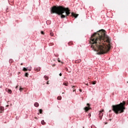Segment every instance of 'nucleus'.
Instances as JSON below:
<instances>
[{
    "label": "nucleus",
    "mask_w": 128,
    "mask_h": 128,
    "mask_svg": "<svg viewBox=\"0 0 128 128\" xmlns=\"http://www.w3.org/2000/svg\"><path fill=\"white\" fill-rule=\"evenodd\" d=\"M89 42L93 50L98 52V54H106L110 52L112 48L110 38L108 36L104 30L94 33L91 36Z\"/></svg>",
    "instance_id": "1"
},
{
    "label": "nucleus",
    "mask_w": 128,
    "mask_h": 128,
    "mask_svg": "<svg viewBox=\"0 0 128 128\" xmlns=\"http://www.w3.org/2000/svg\"><path fill=\"white\" fill-rule=\"evenodd\" d=\"M70 10L62 6H54L51 10V14H56L60 16L61 18H66L70 14Z\"/></svg>",
    "instance_id": "2"
},
{
    "label": "nucleus",
    "mask_w": 128,
    "mask_h": 128,
    "mask_svg": "<svg viewBox=\"0 0 128 128\" xmlns=\"http://www.w3.org/2000/svg\"><path fill=\"white\" fill-rule=\"evenodd\" d=\"M126 110V102L123 101L120 104L112 106V110L116 114H120L124 112Z\"/></svg>",
    "instance_id": "3"
},
{
    "label": "nucleus",
    "mask_w": 128,
    "mask_h": 128,
    "mask_svg": "<svg viewBox=\"0 0 128 128\" xmlns=\"http://www.w3.org/2000/svg\"><path fill=\"white\" fill-rule=\"evenodd\" d=\"M87 106H88V107H85L84 110H85V112H88V110H92V108L90 107V104H87Z\"/></svg>",
    "instance_id": "4"
},
{
    "label": "nucleus",
    "mask_w": 128,
    "mask_h": 128,
    "mask_svg": "<svg viewBox=\"0 0 128 128\" xmlns=\"http://www.w3.org/2000/svg\"><path fill=\"white\" fill-rule=\"evenodd\" d=\"M104 110H102V111L100 112L99 113V118H100V120H102V116H104Z\"/></svg>",
    "instance_id": "5"
},
{
    "label": "nucleus",
    "mask_w": 128,
    "mask_h": 128,
    "mask_svg": "<svg viewBox=\"0 0 128 128\" xmlns=\"http://www.w3.org/2000/svg\"><path fill=\"white\" fill-rule=\"evenodd\" d=\"M72 16H74V18H78V14H76L74 12L72 13Z\"/></svg>",
    "instance_id": "6"
},
{
    "label": "nucleus",
    "mask_w": 128,
    "mask_h": 128,
    "mask_svg": "<svg viewBox=\"0 0 128 128\" xmlns=\"http://www.w3.org/2000/svg\"><path fill=\"white\" fill-rule=\"evenodd\" d=\"M6 90L8 94H12V91L10 89L6 88Z\"/></svg>",
    "instance_id": "7"
},
{
    "label": "nucleus",
    "mask_w": 128,
    "mask_h": 128,
    "mask_svg": "<svg viewBox=\"0 0 128 128\" xmlns=\"http://www.w3.org/2000/svg\"><path fill=\"white\" fill-rule=\"evenodd\" d=\"M63 86H68V82H64L63 83Z\"/></svg>",
    "instance_id": "8"
},
{
    "label": "nucleus",
    "mask_w": 128,
    "mask_h": 128,
    "mask_svg": "<svg viewBox=\"0 0 128 128\" xmlns=\"http://www.w3.org/2000/svg\"><path fill=\"white\" fill-rule=\"evenodd\" d=\"M34 70L36 72H40V68H35Z\"/></svg>",
    "instance_id": "9"
},
{
    "label": "nucleus",
    "mask_w": 128,
    "mask_h": 128,
    "mask_svg": "<svg viewBox=\"0 0 128 128\" xmlns=\"http://www.w3.org/2000/svg\"><path fill=\"white\" fill-rule=\"evenodd\" d=\"M80 62H82V60H76L75 62H76V64H80Z\"/></svg>",
    "instance_id": "10"
},
{
    "label": "nucleus",
    "mask_w": 128,
    "mask_h": 128,
    "mask_svg": "<svg viewBox=\"0 0 128 128\" xmlns=\"http://www.w3.org/2000/svg\"><path fill=\"white\" fill-rule=\"evenodd\" d=\"M34 106H36V108H38V106H39V104H38V102H36V103L34 104Z\"/></svg>",
    "instance_id": "11"
},
{
    "label": "nucleus",
    "mask_w": 128,
    "mask_h": 128,
    "mask_svg": "<svg viewBox=\"0 0 128 128\" xmlns=\"http://www.w3.org/2000/svg\"><path fill=\"white\" fill-rule=\"evenodd\" d=\"M44 78H45L46 80H48V76H44Z\"/></svg>",
    "instance_id": "12"
},
{
    "label": "nucleus",
    "mask_w": 128,
    "mask_h": 128,
    "mask_svg": "<svg viewBox=\"0 0 128 128\" xmlns=\"http://www.w3.org/2000/svg\"><path fill=\"white\" fill-rule=\"evenodd\" d=\"M41 124H43V126H44V125L46 124V122H44V120H42L41 121Z\"/></svg>",
    "instance_id": "13"
},
{
    "label": "nucleus",
    "mask_w": 128,
    "mask_h": 128,
    "mask_svg": "<svg viewBox=\"0 0 128 128\" xmlns=\"http://www.w3.org/2000/svg\"><path fill=\"white\" fill-rule=\"evenodd\" d=\"M57 100H62V96H58L57 98Z\"/></svg>",
    "instance_id": "14"
},
{
    "label": "nucleus",
    "mask_w": 128,
    "mask_h": 128,
    "mask_svg": "<svg viewBox=\"0 0 128 128\" xmlns=\"http://www.w3.org/2000/svg\"><path fill=\"white\" fill-rule=\"evenodd\" d=\"M0 110H1V112H4V109L2 107H0Z\"/></svg>",
    "instance_id": "15"
},
{
    "label": "nucleus",
    "mask_w": 128,
    "mask_h": 128,
    "mask_svg": "<svg viewBox=\"0 0 128 128\" xmlns=\"http://www.w3.org/2000/svg\"><path fill=\"white\" fill-rule=\"evenodd\" d=\"M68 46H72V44H74L72 43V42H69L68 43Z\"/></svg>",
    "instance_id": "16"
},
{
    "label": "nucleus",
    "mask_w": 128,
    "mask_h": 128,
    "mask_svg": "<svg viewBox=\"0 0 128 128\" xmlns=\"http://www.w3.org/2000/svg\"><path fill=\"white\" fill-rule=\"evenodd\" d=\"M14 62V60H12V59H10V60H9V62H10V64H12V62Z\"/></svg>",
    "instance_id": "17"
},
{
    "label": "nucleus",
    "mask_w": 128,
    "mask_h": 128,
    "mask_svg": "<svg viewBox=\"0 0 128 128\" xmlns=\"http://www.w3.org/2000/svg\"><path fill=\"white\" fill-rule=\"evenodd\" d=\"M22 70H24V72H26L28 70V69L26 68H24Z\"/></svg>",
    "instance_id": "18"
},
{
    "label": "nucleus",
    "mask_w": 128,
    "mask_h": 128,
    "mask_svg": "<svg viewBox=\"0 0 128 128\" xmlns=\"http://www.w3.org/2000/svg\"><path fill=\"white\" fill-rule=\"evenodd\" d=\"M50 36H54V33L52 32H50Z\"/></svg>",
    "instance_id": "19"
},
{
    "label": "nucleus",
    "mask_w": 128,
    "mask_h": 128,
    "mask_svg": "<svg viewBox=\"0 0 128 128\" xmlns=\"http://www.w3.org/2000/svg\"><path fill=\"white\" fill-rule=\"evenodd\" d=\"M25 76H26V78H28V73L26 72L25 74Z\"/></svg>",
    "instance_id": "20"
},
{
    "label": "nucleus",
    "mask_w": 128,
    "mask_h": 128,
    "mask_svg": "<svg viewBox=\"0 0 128 128\" xmlns=\"http://www.w3.org/2000/svg\"><path fill=\"white\" fill-rule=\"evenodd\" d=\"M39 112H40V114H42V110L40 109V110H39Z\"/></svg>",
    "instance_id": "21"
},
{
    "label": "nucleus",
    "mask_w": 128,
    "mask_h": 128,
    "mask_svg": "<svg viewBox=\"0 0 128 128\" xmlns=\"http://www.w3.org/2000/svg\"><path fill=\"white\" fill-rule=\"evenodd\" d=\"M96 84V81H94L92 82V84Z\"/></svg>",
    "instance_id": "22"
},
{
    "label": "nucleus",
    "mask_w": 128,
    "mask_h": 128,
    "mask_svg": "<svg viewBox=\"0 0 128 128\" xmlns=\"http://www.w3.org/2000/svg\"><path fill=\"white\" fill-rule=\"evenodd\" d=\"M19 90H20V92H22V91L23 88L20 87V89H19Z\"/></svg>",
    "instance_id": "23"
},
{
    "label": "nucleus",
    "mask_w": 128,
    "mask_h": 128,
    "mask_svg": "<svg viewBox=\"0 0 128 128\" xmlns=\"http://www.w3.org/2000/svg\"><path fill=\"white\" fill-rule=\"evenodd\" d=\"M41 34H44V31H41Z\"/></svg>",
    "instance_id": "24"
},
{
    "label": "nucleus",
    "mask_w": 128,
    "mask_h": 128,
    "mask_svg": "<svg viewBox=\"0 0 128 128\" xmlns=\"http://www.w3.org/2000/svg\"><path fill=\"white\" fill-rule=\"evenodd\" d=\"M76 90V89H75L74 88H73V92H74Z\"/></svg>",
    "instance_id": "25"
},
{
    "label": "nucleus",
    "mask_w": 128,
    "mask_h": 128,
    "mask_svg": "<svg viewBox=\"0 0 128 128\" xmlns=\"http://www.w3.org/2000/svg\"><path fill=\"white\" fill-rule=\"evenodd\" d=\"M48 82H50V81H48V82H46V84H50V83Z\"/></svg>",
    "instance_id": "26"
},
{
    "label": "nucleus",
    "mask_w": 128,
    "mask_h": 128,
    "mask_svg": "<svg viewBox=\"0 0 128 128\" xmlns=\"http://www.w3.org/2000/svg\"><path fill=\"white\" fill-rule=\"evenodd\" d=\"M59 76H62V73H60V74H59Z\"/></svg>",
    "instance_id": "27"
},
{
    "label": "nucleus",
    "mask_w": 128,
    "mask_h": 128,
    "mask_svg": "<svg viewBox=\"0 0 128 128\" xmlns=\"http://www.w3.org/2000/svg\"><path fill=\"white\" fill-rule=\"evenodd\" d=\"M52 66H53V68H54V66H56V64H53V65H52Z\"/></svg>",
    "instance_id": "28"
},
{
    "label": "nucleus",
    "mask_w": 128,
    "mask_h": 128,
    "mask_svg": "<svg viewBox=\"0 0 128 128\" xmlns=\"http://www.w3.org/2000/svg\"><path fill=\"white\" fill-rule=\"evenodd\" d=\"M58 62H60V60H58Z\"/></svg>",
    "instance_id": "29"
},
{
    "label": "nucleus",
    "mask_w": 128,
    "mask_h": 128,
    "mask_svg": "<svg viewBox=\"0 0 128 128\" xmlns=\"http://www.w3.org/2000/svg\"><path fill=\"white\" fill-rule=\"evenodd\" d=\"M76 88V86H72V88Z\"/></svg>",
    "instance_id": "30"
},
{
    "label": "nucleus",
    "mask_w": 128,
    "mask_h": 128,
    "mask_svg": "<svg viewBox=\"0 0 128 128\" xmlns=\"http://www.w3.org/2000/svg\"><path fill=\"white\" fill-rule=\"evenodd\" d=\"M80 92H82V89H80Z\"/></svg>",
    "instance_id": "31"
},
{
    "label": "nucleus",
    "mask_w": 128,
    "mask_h": 128,
    "mask_svg": "<svg viewBox=\"0 0 128 128\" xmlns=\"http://www.w3.org/2000/svg\"><path fill=\"white\" fill-rule=\"evenodd\" d=\"M18 86H16V88H18Z\"/></svg>",
    "instance_id": "32"
},
{
    "label": "nucleus",
    "mask_w": 128,
    "mask_h": 128,
    "mask_svg": "<svg viewBox=\"0 0 128 128\" xmlns=\"http://www.w3.org/2000/svg\"><path fill=\"white\" fill-rule=\"evenodd\" d=\"M2 111H0V114H2Z\"/></svg>",
    "instance_id": "33"
},
{
    "label": "nucleus",
    "mask_w": 128,
    "mask_h": 128,
    "mask_svg": "<svg viewBox=\"0 0 128 128\" xmlns=\"http://www.w3.org/2000/svg\"><path fill=\"white\" fill-rule=\"evenodd\" d=\"M126 104H128V101H127Z\"/></svg>",
    "instance_id": "34"
},
{
    "label": "nucleus",
    "mask_w": 128,
    "mask_h": 128,
    "mask_svg": "<svg viewBox=\"0 0 128 128\" xmlns=\"http://www.w3.org/2000/svg\"><path fill=\"white\" fill-rule=\"evenodd\" d=\"M28 70H32L31 69H29Z\"/></svg>",
    "instance_id": "35"
},
{
    "label": "nucleus",
    "mask_w": 128,
    "mask_h": 128,
    "mask_svg": "<svg viewBox=\"0 0 128 128\" xmlns=\"http://www.w3.org/2000/svg\"><path fill=\"white\" fill-rule=\"evenodd\" d=\"M86 84V86H88V84Z\"/></svg>",
    "instance_id": "36"
},
{
    "label": "nucleus",
    "mask_w": 128,
    "mask_h": 128,
    "mask_svg": "<svg viewBox=\"0 0 128 128\" xmlns=\"http://www.w3.org/2000/svg\"><path fill=\"white\" fill-rule=\"evenodd\" d=\"M36 118V120H38V118Z\"/></svg>",
    "instance_id": "37"
},
{
    "label": "nucleus",
    "mask_w": 128,
    "mask_h": 128,
    "mask_svg": "<svg viewBox=\"0 0 128 128\" xmlns=\"http://www.w3.org/2000/svg\"><path fill=\"white\" fill-rule=\"evenodd\" d=\"M21 66H22V64H21Z\"/></svg>",
    "instance_id": "38"
},
{
    "label": "nucleus",
    "mask_w": 128,
    "mask_h": 128,
    "mask_svg": "<svg viewBox=\"0 0 128 128\" xmlns=\"http://www.w3.org/2000/svg\"><path fill=\"white\" fill-rule=\"evenodd\" d=\"M110 112H112V110H110Z\"/></svg>",
    "instance_id": "39"
},
{
    "label": "nucleus",
    "mask_w": 128,
    "mask_h": 128,
    "mask_svg": "<svg viewBox=\"0 0 128 128\" xmlns=\"http://www.w3.org/2000/svg\"><path fill=\"white\" fill-rule=\"evenodd\" d=\"M38 114H40V113H38Z\"/></svg>",
    "instance_id": "40"
},
{
    "label": "nucleus",
    "mask_w": 128,
    "mask_h": 128,
    "mask_svg": "<svg viewBox=\"0 0 128 128\" xmlns=\"http://www.w3.org/2000/svg\"><path fill=\"white\" fill-rule=\"evenodd\" d=\"M108 123H106V124Z\"/></svg>",
    "instance_id": "41"
},
{
    "label": "nucleus",
    "mask_w": 128,
    "mask_h": 128,
    "mask_svg": "<svg viewBox=\"0 0 128 128\" xmlns=\"http://www.w3.org/2000/svg\"><path fill=\"white\" fill-rule=\"evenodd\" d=\"M62 94H64V92H62Z\"/></svg>",
    "instance_id": "42"
},
{
    "label": "nucleus",
    "mask_w": 128,
    "mask_h": 128,
    "mask_svg": "<svg viewBox=\"0 0 128 128\" xmlns=\"http://www.w3.org/2000/svg\"><path fill=\"white\" fill-rule=\"evenodd\" d=\"M92 128V126H91Z\"/></svg>",
    "instance_id": "43"
},
{
    "label": "nucleus",
    "mask_w": 128,
    "mask_h": 128,
    "mask_svg": "<svg viewBox=\"0 0 128 128\" xmlns=\"http://www.w3.org/2000/svg\"><path fill=\"white\" fill-rule=\"evenodd\" d=\"M128 84V82H127Z\"/></svg>",
    "instance_id": "44"
}]
</instances>
